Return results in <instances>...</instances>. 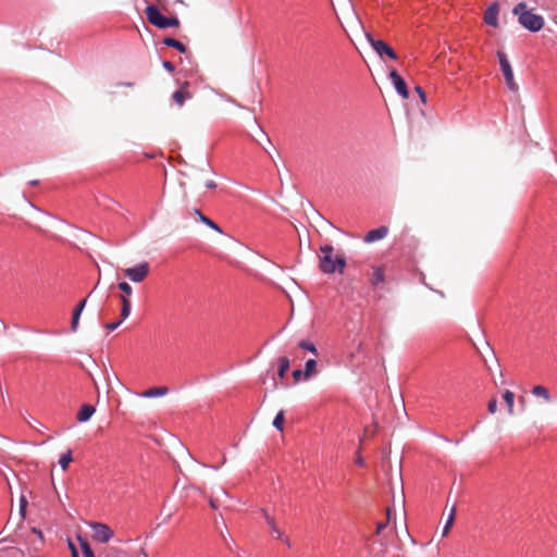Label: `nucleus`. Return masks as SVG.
I'll use <instances>...</instances> for the list:
<instances>
[{"label":"nucleus","mask_w":557,"mask_h":557,"mask_svg":"<svg viewBox=\"0 0 557 557\" xmlns=\"http://www.w3.org/2000/svg\"><path fill=\"white\" fill-rule=\"evenodd\" d=\"M511 13L519 18L520 26L531 33H539L545 26V20L528 9L525 2H519Z\"/></svg>","instance_id":"f257e3e1"},{"label":"nucleus","mask_w":557,"mask_h":557,"mask_svg":"<svg viewBox=\"0 0 557 557\" xmlns=\"http://www.w3.org/2000/svg\"><path fill=\"white\" fill-rule=\"evenodd\" d=\"M345 269V259L341 256H333V247L324 245L321 247V256H319V271L325 274L343 273Z\"/></svg>","instance_id":"f03ea898"},{"label":"nucleus","mask_w":557,"mask_h":557,"mask_svg":"<svg viewBox=\"0 0 557 557\" xmlns=\"http://www.w3.org/2000/svg\"><path fill=\"white\" fill-rule=\"evenodd\" d=\"M145 15L146 20H148V23L158 27L159 29L180 26V20H177V17H165L160 13L156 5L146 7Z\"/></svg>","instance_id":"7ed1b4c3"},{"label":"nucleus","mask_w":557,"mask_h":557,"mask_svg":"<svg viewBox=\"0 0 557 557\" xmlns=\"http://www.w3.org/2000/svg\"><path fill=\"white\" fill-rule=\"evenodd\" d=\"M497 61H499V66H502V73L503 77H505L506 88L517 94L518 85L517 82L515 81V76H512L511 64L507 60L506 53L503 51H497Z\"/></svg>","instance_id":"20e7f679"},{"label":"nucleus","mask_w":557,"mask_h":557,"mask_svg":"<svg viewBox=\"0 0 557 557\" xmlns=\"http://www.w3.org/2000/svg\"><path fill=\"white\" fill-rule=\"evenodd\" d=\"M123 275L126 278L131 280L132 283H143L146 280L147 275H149V263L148 262H139L133 268H127L123 270Z\"/></svg>","instance_id":"39448f33"},{"label":"nucleus","mask_w":557,"mask_h":557,"mask_svg":"<svg viewBox=\"0 0 557 557\" xmlns=\"http://www.w3.org/2000/svg\"><path fill=\"white\" fill-rule=\"evenodd\" d=\"M367 41H369L370 47L374 49L375 53L380 55V58L388 57L389 60H396V52L389 48V46L383 40H376L371 37L370 34H366Z\"/></svg>","instance_id":"423d86ee"},{"label":"nucleus","mask_w":557,"mask_h":557,"mask_svg":"<svg viewBox=\"0 0 557 557\" xmlns=\"http://www.w3.org/2000/svg\"><path fill=\"white\" fill-rule=\"evenodd\" d=\"M91 530H94V540L99 543H107L112 539V530L104 523L94 522L91 523Z\"/></svg>","instance_id":"0eeeda50"},{"label":"nucleus","mask_w":557,"mask_h":557,"mask_svg":"<svg viewBox=\"0 0 557 557\" xmlns=\"http://www.w3.org/2000/svg\"><path fill=\"white\" fill-rule=\"evenodd\" d=\"M261 513H263L264 521H267V525L270 528V531H272L273 536H275L276 540H281L286 543L287 547H290V542L287 537L283 536L282 531L277 529L273 516L269 515L265 509L261 510Z\"/></svg>","instance_id":"6e6552de"},{"label":"nucleus","mask_w":557,"mask_h":557,"mask_svg":"<svg viewBox=\"0 0 557 557\" xmlns=\"http://www.w3.org/2000/svg\"><path fill=\"white\" fill-rule=\"evenodd\" d=\"M389 81L394 83L395 90H397L398 96L404 99L408 98L407 85H405V81L398 75L396 71L389 72Z\"/></svg>","instance_id":"1a4fd4ad"},{"label":"nucleus","mask_w":557,"mask_h":557,"mask_svg":"<svg viewBox=\"0 0 557 557\" xmlns=\"http://www.w3.org/2000/svg\"><path fill=\"white\" fill-rule=\"evenodd\" d=\"M497 3H494L491 7H488L487 11H485V14H483V21H485V24L492 27H497Z\"/></svg>","instance_id":"9d476101"},{"label":"nucleus","mask_w":557,"mask_h":557,"mask_svg":"<svg viewBox=\"0 0 557 557\" xmlns=\"http://www.w3.org/2000/svg\"><path fill=\"white\" fill-rule=\"evenodd\" d=\"M386 235H387V227L382 226V227L369 231V233H367L366 238H363V240H366L367 244H370V243H374L380 239H383L384 237H386Z\"/></svg>","instance_id":"9b49d317"},{"label":"nucleus","mask_w":557,"mask_h":557,"mask_svg":"<svg viewBox=\"0 0 557 557\" xmlns=\"http://www.w3.org/2000/svg\"><path fill=\"white\" fill-rule=\"evenodd\" d=\"M84 308H86V299L81 300L79 304H77V307L74 308V312H72V322H71L72 332H77L78 320L81 319V313H82V311H84Z\"/></svg>","instance_id":"f8f14e48"},{"label":"nucleus","mask_w":557,"mask_h":557,"mask_svg":"<svg viewBox=\"0 0 557 557\" xmlns=\"http://www.w3.org/2000/svg\"><path fill=\"white\" fill-rule=\"evenodd\" d=\"M95 413V407L89 405L81 406L79 412H77V421L85 423L89 421L90 417Z\"/></svg>","instance_id":"ddd939ff"},{"label":"nucleus","mask_w":557,"mask_h":557,"mask_svg":"<svg viewBox=\"0 0 557 557\" xmlns=\"http://www.w3.org/2000/svg\"><path fill=\"white\" fill-rule=\"evenodd\" d=\"M166 393H169V388H166L165 386H159V387H152V388H148V389L144 391L141 393V396H144L146 398H154V397L165 396Z\"/></svg>","instance_id":"4468645a"},{"label":"nucleus","mask_w":557,"mask_h":557,"mask_svg":"<svg viewBox=\"0 0 557 557\" xmlns=\"http://www.w3.org/2000/svg\"><path fill=\"white\" fill-rule=\"evenodd\" d=\"M190 97H191V95H189V92L185 86H183L181 89L174 91V94H173L174 103L178 104V107H183L184 101H186Z\"/></svg>","instance_id":"2eb2a0df"},{"label":"nucleus","mask_w":557,"mask_h":557,"mask_svg":"<svg viewBox=\"0 0 557 557\" xmlns=\"http://www.w3.org/2000/svg\"><path fill=\"white\" fill-rule=\"evenodd\" d=\"M129 296H120V304H122V310H120V318L122 320H126L129 317V312H132V302H129Z\"/></svg>","instance_id":"dca6fc26"},{"label":"nucleus","mask_w":557,"mask_h":557,"mask_svg":"<svg viewBox=\"0 0 557 557\" xmlns=\"http://www.w3.org/2000/svg\"><path fill=\"white\" fill-rule=\"evenodd\" d=\"M194 214L197 215V219H199V221H201L202 224H206L211 230H214L215 232L221 233L220 227L213 221H211V219L203 215L199 210L194 209Z\"/></svg>","instance_id":"f3484780"},{"label":"nucleus","mask_w":557,"mask_h":557,"mask_svg":"<svg viewBox=\"0 0 557 557\" xmlns=\"http://www.w3.org/2000/svg\"><path fill=\"white\" fill-rule=\"evenodd\" d=\"M164 45H165V47H172L182 53L186 52V47L182 42H180V40H177L175 38H172V37L165 38Z\"/></svg>","instance_id":"a211bd4d"},{"label":"nucleus","mask_w":557,"mask_h":557,"mask_svg":"<svg viewBox=\"0 0 557 557\" xmlns=\"http://www.w3.org/2000/svg\"><path fill=\"white\" fill-rule=\"evenodd\" d=\"M531 393H533V395L536 397L543 398L547 403L549 401L548 389L544 385L533 386V389H531Z\"/></svg>","instance_id":"6ab92c4d"},{"label":"nucleus","mask_w":557,"mask_h":557,"mask_svg":"<svg viewBox=\"0 0 557 557\" xmlns=\"http://www.w3.org/2000/svg\"><path fill=\"white\" fill-rule=\"evenodd\" d=\"M289 367L290 362L288 361L287 357H281V359H278V372H276V375L283 379Z\"/></svg>","instance_id":"aec40b11"},{"label":"nucleus","mask_w":557,"mask_h":557,"mask_svg":"<svg viewBox=\"0 0 557 557\" xmlns=\"http://www.w3.org/2000/svg\"><path fill=\"white\" fill-rule=\"evenodd\" d=\"M503 400H505L506 408H508V414H512V404L515 403V394L510 389H506L503 394Z\"/></svg>","instance_id":"412c9836"},{"label":"nucleus","mask_w":557,"mask_h":557,"mask_svg":"<svg viewBox=\"0 0 557 557\" xmlns=\"http://www.w3.org/2000/svg\"><path fill=\"white\" fill-rule=\"evenodd\" d=\"M72 462V451L69 449L63 455H61L60 460H58V465H60L61 470L66 471L67 466Z\"/></svg>","instance_id":"4be33fe9"},{"label":"nucleus","mask_w":557,"mask_h":557,"mask_svg":"<svg viewBox=\"0 0 557 557\" xmlns=\"http://www.w3.org/2000/svg\"><path fill=\"white\" fill-rule=\"evenodd\" d=\"M314 367H317V362L313 359H309L307 362H305V369L301 371L304 372L305 380L310 379V376L314 373Z\"/></svg>","instance_id":"5701e85b"},{"label":"nucleus","mask_w":557,"mask_h":557,"mask_svg":"<svg viewBox=\"0 0 557 557\" xmlns=\"http://www.w3.org/2000/svg\"><path fill=\"white\" fill-rule=\"evenodd\" d=\"M453 522H455V507H451L450 515H448V519H446L445 527H443V536L447 535V533L451 529Z\"/></svg>","instance_id":"b1692460"},{"label":"nucleus","mask_w":557,"mask_h":557,"mask_svg":"<svg viewBox=\"0 0 557 557\" xmlns=\"http://www.w3.org/2000/svg\"><path fill=\"white\" fill-rule=\"evenodd\" d=\"M383 281H384V273L382 272V270L380 268L375 269L374 273H372V280H370V282H372V285L376 286V285L381 284Z\"/></svg>","instance_id":"393cba45"},{"label":"nucleus","mask_w":557,"mask_h":557,"mask_svg":"<svg viewBox=\"0 0 557 557\" xmlns=\"http://www.w3.org/2000/svg\"><path fill=\"white\" fill-rule=\"evenodd\" d=\"M117 289H120V292H122V295H120V296H125V297L132 296L133 289L128 283H125V282L117 283Z\"/></svg>","instance_id":"a878e982"},{"label":"nucleus","mask_w":557,"mask_h":557,"mask_svg":"<svg viewBox=\"0 0 557 557\" xmlns=\"http://www.w3.org/2000/svg\"><path fill=\"white\" fill-rule=\"evenodd\" d=\"M298 347H300V349L302 350L311 352L312 355H317V348H314L313 343L309 341H301L300 343H298Z\"/></svg>","instance_id":"bb28decb"},{"label":"nucleus","mask_w":557,"mask_h":557,"mask_svg":"<svg viewBox=\"0 0 557 557\" xmlns=\"http://www.w3.org/2000/svg\"><path fill=\"white\" fill-rule=\"evenodd\" d=\"M27 508V499L24 495L20 496V525L25 519V509Z\"/></svg>","instance_id":"cd10ccee"},{"label":"nucleus","mask_w":557,"mask_h":557,"mask_svg":"<svg viewBox=\"0 0 557 557\" xmlns=\"http://www.w3.org/2000/svg\"><path fill=\"white\" fill-rule=\"evenodd\" d=\"M273 428L278 430V432H282L283 430V411H278L276 413L275 418H273Z\"/></svg>","instance_id":"c85d7f7f"},{"label":"nucleus","mask_w":557,"mask_h":557,"mask_svg":"<svg viewBox=\"0 0 557 557\" xmlns=\"http://www.w3.org/2000/svg\"><path fill=\"white\" fill-rule=\"evenodd\" d=\"M79 542H81V552H83V556L95 557V555H92V550L89 547V544L82 539H79Z\"/></svg>","instance_id":"c756f323"},{"label":"nucleus","mask_w":557,"mask_h":557,"mask_svg":"<svg viewBox=\"0 0 557 557\" xmlns=\"http://www.w3.org/2000/svg\"><path fill=\"white\" fill-rule=\"evenodd\" d=\"M487 410L491 414H495V412H497V400H495V398H492L491 401H488Z\"/></svg>","instance_id":"7c9ffc66"},{"label":"nucleus","mask_w":557,"mask_h":557,"mask_svg":"<svg viewBox=\"0 0 557 557\" xmlns=\"http://www.w3.org/2000/svg\"><path fill=\"white\" fill-rule=\"evenodd\" d=\"M123 321L124 320L120 319L115 322L108 323V324H106V330H108L109 332H112V331L116 330L117 326H120Z\"/></svg>","instance_id":"2f4dec72"},{"label":"nucleus","mask_w":557,"mask_h":557,"mask_svg":"<svg viewBox=\"0 0 557 557\" xmlns=\"http://www.w3.org/2000/svg\"><path fill=\"white\" fill-rule=\"evenodd\" d=\"M414 91H417V96L420 97V100H422V103H425L426 95L424 94L423 88H421L420 86H417V88H414Z\"/></svg>","instance_id":"473e14b6"},{"label":"nucleus","mask_w":557,"mask_h":557,"mask_svg":"<svg viewBox=\"0 0 557 557\" xmlns=\"http://www.w3.org/2000/svg\"><path fill=\"white\" fill-rule=\"evenodd\" d=\"M387 523H389V521L377 522V524H375V534H381V532L386 529Z\"/></svg>","instance_id":"72a5a7b5"},{"label":"nucleus","mask_w":557,"mask_h":557,"mask_svg":"<svg viewBox=\"0 0 557 557\" xmlns=\"http://www.w3.org/2000/svg\"><path fill=\"white\" fill-rule=\"evenodd\" d=\"M7 552H9L10 555L12 556H21L22 557V550L16 548V547H9V549H7Z\"/></svg>","instance_id":"f704fd0d"},{"label":"nucleus","mask_w":557,"mask_h":557,"mask_svg":"<svg viewBox=\"0 0 557 557\" xmlns=\"http://www.w3.org/2000/svg\"><path fill=\"white\" fill-rule=\"evenodd\" d=\"M302 377V371L300 369H296L293 371V379L295 381H299Z\"/></svg>","instance_id":"c9c22d12"},{"label":"nucleus","mask_w":557,"mask_h":557,"mask_svg":"<svg viewBox=\"0 0 557 557\" xmlns=\"http://www.w3.org/2000/svg\"><path fill=\"white\" fill-rule=\"evenodd\" d=\"M162 65H164V69L168 70V72H174V65L170 61H165L164 63H162Z\"/></svg>","instance_id":"e433bc0d"},{"label":"nucleus","mask_w":557,"mask_h":557,"mask_svg":"<svg viewBox=\"0 0 557 557\" xmlns=\"http://www.w3.org/2000/svg\"><path fill=\"white\" fill-rule=\"evenodd\" d=\"M355 463H357L358 467H362L364 465V461H362L361 455H359V453L357 454V459H355Z\"/></svg>","instance_id":"4c0bfd02"},{"label":"nucleus","mask_w":557,"mask_h":557,"mask_svg":"<svg viewBox=\"0 0 557 557\" xmlns=\"http://www.w3.org/2000/svg\"><path fill=\"white\" fill-rule=\"evenodd\" d=\"M205 186H207V188L209 189H213L216 187V184H214L213 181H208L207 184H205Z\"/></svg>","instance_id":"58836bf2"},{"label":"nucleus","mask_w":557,"mask_h":557,"mask_svg":"<svg viewBox=\"0 0 557 557\" xmlns=\"http://www.w3.org/2000/svg\"><path fill=\"white\" fill-rule=\"evenodd\" d=\"M32 532L33 534H36L38 537L41 539V531H39L38 529H32Z\"/></svg>","instance_id":"ea45409f"},{"label":"nucleus","mask_w":557,"mask_h":557,"mask_svg":"<svg viewBox=\"0 0 557 557\" xmlns=\"http://www.w3.org/2000/svg\"><path fill=\"white\" fill-rule=\"evenodd\" d=\"M391 520V509H386V522H389Z\"/></svg>","instance_id":"a19ab883"},{"label":"nucleus","mask_w":557,"mask_h":557,"mask_svg":"<svg viewBox=\"0 0 557 557\" xmlns=\"http://www.w3.org/2000/svg\"><path fill=\"white\" fill-rule=\"evenodd\" d=\"M5 330H7V325L0 321V332L5 331Z\"/></svg>","instance_id":"79ce46f5"},{"label":"nucleus","mask_w":557,"mask_h":557,"mask_svg":"<svg viewBox=\"0 0 557 557\" xmlns=\"http://www.w3.org/2000/svg\"><path fill=\"white\" fill-rule=\"evenodd\" d=\"M71 548H72V557H78L77 550H75V548L72 545H71Z\"/></svg>","instance_id":"37998d69"},{"label":"nucleus","mask_w":557,"mask_h":557,"mask_svg":"<svg viewBox=\"0 0 557 557\" xmlns=\"http://www.w3.org/2000/svg\"><path fill=\"white\" fill-rule=\"evenodd\" d=\"M386 554V545H383V550L380 553V557L384 556Z\"/></svg>","instance_id":"c03bdc74"},{"label":"nucleus","mask_w":557,"mask_h":557,"mask_svg":"<svg viewBox=\"0 0 557 557\" xmlns=\"http://www.w3.org/2000/svg\"><path fill=\"white\" fill-rule=\"evenodd\" d=\"M210 506L211 508L215 509L216 508V504L214 503L213 499H210Z\"/></svg>","instance_id":"a18cd8bd"},{"label":"nucleus","mask_w":557,"mask_h":557,"mask_svg":"<svg viewBox=\"0 0 557 557\" xmlns=\"http://www.w3.org/2000/svg\"><path fill=\"white\" fill-rule=\"evenodd\" d=\"M29 185L36 186V185H38V181H29Z\"/></svg>","instance_id":"49530a36"}]
</instances>
